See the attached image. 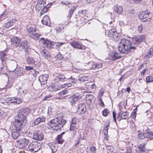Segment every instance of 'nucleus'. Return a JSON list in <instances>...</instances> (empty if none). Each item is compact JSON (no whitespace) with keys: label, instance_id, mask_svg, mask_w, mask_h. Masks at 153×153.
Returning <instances> with one entry per match:
<instances>
[{"label":"nucleus","instance_id":"a18cd8bd","mask_svg":"<svg viewBox=\"0 0 153 153\" xmlns=\"http://www.w3.org/2000/svg\"><path fill=\"white\" fill-rule=\"evenodd\" d=\"M146 144V142L141 144L139 146V149L142 152L145 151V145Z\"/></svg>","mask_w":153,"mask_h":153},{"label":"nucleus","instance_id":"f3484780","mask_svg":"<svg viewBox=\"0 0 153 153\" xmlns=\"http://www.w3.org/2000/svg\"><path fill=\"white\" fill-rule=\"evenodd\" d=\"M7 100L9 101L11 103L16 104H19L22 102L20 98L16 97L8 98Z\"/></svg>","mask_w":153,"mask_h":153},{"label":"nucleus","instance_id":"9b49d317","mask_svg":"<svg viewBox=\"0 0 153 153\" xmlns=\"http://www.w3.org/2000/svg\"><path fill=\"white\" fill-rule=\"evenodd\" d=\"M16 142L18 145L20 147L22 148L26 146L29 143V141L28 139L23 138L17 140Z\"/></svg>","mask_w":153,"mask_h":153},{"label":"nucleus","instance_id":"f03ea898","mask_svg":"<svg viewBox=\"0 0 153 153\" xmlns=\"http://www.w3.org/2000/svg\"><path fill=\"white\" fill-rule=\"evenodd\" d=\"M61 114H58L57 117L54 119L51 120L48 124L53 129L57 130L63 127L66 122L62 117H60Z\"/></svg>","mask_w":153,"mask_h":153},{"label":"nucleus","instance_id":"c03bdc74","mask_svg":"<svg viewBox=\"0 0 153 153\" xmlns=\"http://www.w3.org/2000/svg\"><path fill=\"white\" fill-rule=\"evenodd\" d=\"M46 5L45 6L41 9L40 13L41 15H42L44 13L47 12L48 10V8L46 7Z\"/></svg>","mask_w":153,"mask_h":153},{"label":"nucleus","instance_id":"f8f14e48","mask_svg":"<svg viewBox=\"0 0 153 153\" xmlns=\"http://www.w3.org/2000/svg\"><path fill=\"white\" fill-rule=\"evenodd\" d=\"M108 36L110 37V39H115L116 38H117L119 35L116 32V30L115 29H111L108 32Z\"/></svg>","mask_w":153,"mask_h":153},{"label":"nucleus","instance_id":"20e7f679","mask_svg":"<svg viewBox=\"0 0 153 153\" xmlns=\"http://www.w3.org/2000/svg\"><path fill=\"white\" fill-rule=\"evenodd\" d=\"M29 112V109L28 108H24L20 109L18 112V119L23 120H27L26 116Z\"/></svg>","mask_w":153,"mask_h":153},{"label":"nucleus","instance_id":"e433bc0d","mask_svg":"<svg viewBox=\"0 0 153 153\" xmlns=\"http://www.w3.org/2000/svg\"><path fill=\"white\" fill-rule=\"evenodd\" d=\"M27 31L28 35L30 36V35L33 34L36 32V29L35 28L30 27L27 29Z\"/></svg>","mask_w":153,"mask_h":153},{"label":"nucleus","instance_id":"473e14b6","mask_svg":"<svg viewBox=\"0 0 153 153\" xmlns=\"http://www.w3.org/2000/svg\"><path fill=\"white\" fill-rule=\"evenodd\" d=\"M54 148V147L53 146L49 147L47 148V149L46 150V152H47L48 153H54L57 151V149H53V148Z\"/></svg>","mask_w":153,"mask_h":153},{"label":"nucleus","instance_id":"4c0bfd02","mask_svg":"<svg viewBox=\"0 0 153 153\" xmlns=\"http://www.w3.org/2000/svg\"><path fill=\"white\" fill-rule=\"evenodd\" d=\"M146 138H149L150 140L153 139V132H148L145 133Z\"/></svg>","mask_w":153,"mask_h":153},{"label":"nucleus","instance_id":"4d7b16f0","mask_svg":"<svg viewBox=\"0 0 153 153\" xmlns=\"http://www.w3.org/2000/svg\"><path fill=\"white\" fill-rule=\"evenodd\" d=\"M102 115L104 117H106L108 115V111L106 109H105L102 111Z\"/></svg>","mask_w":153,"mask_h":153},{"label":"nucleus","instance_id":"680f3d73","mask_svg":"<svg viewBox=\"0 0 153 153\" xmlns=\"http://www.w3.org/2000/svg\"><path fill=\"white\" fill-rule=\"evenodd\" d=\"M106 148L108 150H109L111 152H112L113 151L114 148L112 146H108Z\"/></svg>","mask_w":153,"mask_h":153},{"label":"nucleus","instance_id":"72a5a7b5","mask_svg":"<svg viewBox=\"0 0 153 153\" xmlns=\"http://www.w3.org/2000/svg\"><path fill=\"white\" fill-rule=\"evenodd\" d=\"M48 89L49 91H55L58 90L57 88V86L53 84L51 85L48 87Z\"/></svg>","mask_w":153,"mask_h":153},{"label":"nucleus","instance_id":"ea45409f","mask_svg":"<svg viewBox=\"0 0 153 153\" xmlns=\"http://www.w3.org/2000/svg\"><path fill=\"white\" fill-rule=\"evenodd\" d=\"M89 79V77L88 76H79L78 78V80L79 81L84 82L87 81Z\"/></svg>","mask_w":153,"mask_h":153},{"label":"nucleus","instance_id":"774afa93","mask_svg":"<svg viewBox=\"0 0 153 153\" xmlns=\"http://www.w3.org/2000/svg\"><path fill=\"white\" fill-rule=\"evenodd\" d=\"M25 69L27 71H28L33 70V68L29 66H26L25 67Z\"/></svg>","mask_w":153,"mask_h":153},{"label":"nucleus","instance_id":"c85d7f7f","mask_svg":"<svg viewBox=\"0 0 153 153\" xmlns=\"http://www.w3.org/2000/svg\"><path fill=\"white\" fill-rule=\"evenodd\" d=\"M71 45L73 47L79 49H82V47L78 42L76 41L72 42L71 43Z\"/></svg>","mask_w":153,"mask_h":153},{"label":"nucleus","instance_id":"37998d69","mask_svg":"<svg viewBox=\"0 0 153 153\" xmlns=\"http://www.w3.org/2000/svg\"><path fill=\"white\" fill-rule=\"evenodd\" d=\"M27 62L29 64H33L35 62L34 59L32 57H28L27 59Z\"/></svg>","mask_w":153,"mask_h":153},{"label":"nucleus","instance_id":"603ef678","mask_svg":"<svg viewBox=\"0 0 153 153\" xmlns=\"http://www.w3.org/2000/svg\"><path fill=\"white\" fill-rule=\"evenodd\" d=\"M68 93V91L67 90H64L59 92L58 93V95L59 96H62L67 94Z\"/></svg>","mask_w":153,"mask_h":153},{"label":"nucleus","instance_id":"8fccbe9b","mask_svg":"<svg viewBox=\"0 0 153 153\" xmlns=\"http://www.w3.org/2000/svg\"><path fill=\"white\" fill-rule=\"evenodd\" d=\"M146 80L148 83L153 82V77L152 76H147L146 78Z\"/></svg>","mask_w":153,"mask_h":153},{"label":"nucleus","instance_id":"412c9836","mask_svg":"<svg viewBox=\"0 0 153 153\" xmlns=\"http://www.w3.org/2000/svg\"><path fill=\"white\" fill-rule=\"evenodd\" d=\"M11 41L13 45L15 44L16 46H19L21 39L17 37H14L11 39Z\"/></svg>","mask_w":153,"mask_h":153},{"label":"nucleus","instance_id":"e2e57ef3","mask_svg":"<svg viewBox=\"0 0 153 153\" xmlns=\"http://www.w3.org/2000/svg\"><path fill=\"white\" fill-rule=\"evenodd\" d=\"M64 86V87L62 86V88H66V87H69L72 85V84L71 83H68L66 84H65L63 85ZM62 86H63L62 85Z\"/></svg>","mask_w":153,"mask_h":153},{"label":"nucleus","instance_id":"cd10ccee","mask_svg":"<svg viewBox=\"0 0 153 153\" xmlns=\"http://www.w3.org/2000/svg\"><path fill=\"white\" fill-rule=\"evenodd\" d=\"M22 46H23L25 48V52H27L29 51L30 50V48L27 45V41L26 40L22 42L21 43Z\"/></svg>","mask_w":153,"mask_h":153},{"label":"nucleus","instance_id":"09e8293b","mask_svg":"<svg viewBox=\"0 0 153 153\" xmlns=\"http://www.w3.org/2000/svg\"><path fill=\"white\" fill-rule=\"evenodd\" d=\"M74 10L73 9H72L70 10L69 13L68 14V15L67 17V19H68V20H69L70 19V18L72 16V14L74 13Z\"/></svg>","mask_w":153,"mask_h":153},{"label":"nucleus","instance_id":"39448f33","mask_svg":"<svg viewBox=\"0 0 153 153\" xmlns=\"http://www.w3.org/2000/svg\"><path fill=\"white\" fill-rule=\"evenodd\" d=\"M84 96L83 93L80 94L76 93L71 96L69 98V100L72 105L74 104L76 102L82 99Z\"/></svg>","mask_w":153,"mask_h":153},{"label":"nucleus","instance_id":"6ab92c4d","mask_svg":"<svg viewBox=\"0 0 153 153\" xmlns=\"http://www.w3.org/2000/svg\"><path fill=\"white\" fill-rule=\"evenodd\" d=\"M128 115V114L127 112H123L122 111H120L118 114L117 119L119 120H120L121 119H125L127 118Z\"/></svg>","mask_w":153,"mask_h":153},{"label":"nucleus","instance_id":"338daca9","mask_svg":"<svg viewBox=\"0 0 153 153\" xmlns=\"http://www.w3.org/2000/svg\"><path fill=\"white\" fill-rule=\"evenodd\" d=\"M143 29V26L142 25H139L138 27V31L139 33H141Z\"/></svg>","mask_w":153,"mask_h":153},{"label":"nucleus","instance_id":"58836bf2","mask_svg":"<svg viewBox=\"0 0 153 153\" xmlns=\"http://www.w3.org/2000/svg\"><path fill=\"white\" fill-rule=\"evenodd\" d=\"M76 129L77 128L76 127L75 125L72 123L70 126V130L71 131H72L73 133L74 134H75L76 133Z\"/></svg>","mask_w":153,"mask_h":153},{"label":"nucleus","instance_id":"423d86ee","mask_svg":"<svg viewBox=\"0 0 153 153\" xmlns=\"http://www.w3.org/2000/svg\"><path fill=\"white\" fill-rule=\"evenodd\" d=\"M41 147V144L36 141L32 142L28 146V149L30 151L34 152H38Z\"/></svg>","mask_w":153,"mask_h":153},{"label":"nucleus","instance_id":"a211bd4d","mask_svg":"<svg viewBox=\"0 0 153 153\" xmlns=\"http://www.w3.org/2000/svg\"><path fill=\"white\" fill-rule=\"evenodd\" d=\"M21 130H18L16 128H13L11 130L12 137L14 139H16L20 136V131Z\"/></svg>","mask_w":153,"mask_h":153},{"label":"nucleus","instance_id":"4468645a","mask_svg":"<svg viewBox=\"0 0 153 153\" xmlns=\"http://www.w3.org/2000/svg\"><path fill=\"white\" fill-rule=\"evenodd\" d=\"M48 75L47 74H45L40 76L39 77V80L42 84L44 85L47 83Z\"/></svg>","mask_w":153,"mask_h":153},{"label":"nucleus","instance_id":"69168bd1","mask_svg":"<svg viewBox=\"0 0 153 153\" xmlns=\"http://www.w3.org/2000/svg\"><path fill=\"white\" fill-rule=\"evenodd\" d=\"M64 44V42H57L55 43V45L57 47H60Z\"/></svg>","mask_w":153,"mask_h":153},{"label":"nucleus","instance_id":"49530a36","mask_svg":"<svg viewBox=\"0 0 153 153\" xmlns=\"http://www.w3.org/2000/svg\"><path fill=\"white\" fill-rule=\"evenodd\" d=\"M138 137L140 140L146 138L145 133H140L138 134Z\"/></svg>","mask_w":153,"mask_h":153},{"label":"nucleus","instance_id":"2f4dec72","mask_svg":"<svg viewBox=\"0 0 153 153\" xmlns=\"http://www.w3.org/2000/svg\"><path fill=\"white\" fill-rule=\"evenodd\" d=\"M65 79V77L64 76L62 75H59L56 76L55 80L56 81L59 82L63 81Z\"/></svg>","mask_w":153,"mask_h":153},{"label":"nucleus","instance_id":"9d476101","mask_svg":"<svg viewBox=\"0 0 153 153\" xmlns=\"http://www.w3.org/2000/svg\"><path fill=\"white\" fill-rule=\"evenodd\" d=\"M85 105L84 103H81L79 105L77 106V113L80 115H83L86 111Z\"/></svg>","mask_w":153,"mask_h":153},{"label":"nucleus","instance_id":"7ed1b4c3","mask_svg":"<svg viewBox=\"0 0 153 153\" xmlns=\"http://www.w3.org/2000/svg\"><path fill=\"white\" fill-rule=\"evenodd\" d=\"M27 123V120H23L18 119H15L12 128H16L18 130H22Z\"/></svg>","mask_w":153,"mask_h":153},{"label":"nucleus","instance_id":"3c124183","mask_svg":"<svg viewBox=\"0 0 153 153\" xmlns=\"http://www.w3.org/2000/svg\"><path fill=\"white\" fill-rule=\"evenodd\" d=\"M16 73L19 76H20L24 74L23 73L22 70H21L20 68H17V71Z\"/></svg>","mask_w":153,"mask_h":153},{"label":"nucleus","instance_id":"bb28decb","mask_svg":"<svg viewBox=\"0 0 153 153\" xmlns=\"http://www.w3.org/2000/svg\"><path fill=\"white\" fill-rule=\"evenodd\" d=\"M9 13L6 11H5L0 16V20L2 21L4 19L9 18L10 17Z\"/></svg>","mask_w":153,"mask_h":153},{"label":"nucleus","instance_id":"c9c22d12","mask_svg":"<svg viewBox=\"0 0 153 153\" xmlns=\"http://www.w3.org/2000/svg\"><path fill=\"white\" fill-rule=\"evenodd\" d=\"M41 35L39 33H36L35 32L33 34L30 35V36L31 38L35 40L38 39V38Z\"/></svg>","mask_w":153,"mask_h":153},{"label":"nucleus","instance_id":"b1692460","mask_svg":"<svg viewBox=\"0 0 153 153\" xmlns=\"http://www.w3.org/2000/svg\"><path fill=\"white\" fill-rule=\"evenodd\" d=\"M7 56V55L5 53V51L1 52H0V56L1 57V58L2 64L4 66H6V67H7V65H6V63L5 61V57Z\"/></svg>","mask_w":153,"mask_h":153},{"label":"nucleus","instance_id":"7c9ffc66","mask_svg":"<svg viewBox=\"0 0 153 153\" xmlns=\"http://www.w3.org/2000/svg\"><path fill=\"white\" fill-rule=\"evenodd\" d=\"M14 20H12L10 22L4 23L3 24V26L6 28H9L13 25L14 23Z\"/></svg>","mask_w":153,"mask_h":153},{"label":"nucleus","instance_id":"13d9d810","mask_svg":"<svg viewBox=\"0 0 153 153\" xmlns=\"http://www.w3.org/2000/svg\"><path fill=\"white\" fill-rule=\"evenodd\" d=\"M64 29V27H59L58 28H57L56 30V31L58 33L61 32L62 31H63V30Z\"/></svg>","mask_w":153,"mask_h":153},{"label":"nucleus","instance_id":"a878e982","mask_svg":"<svg viewBox=\"0 0 153 153\" xmlns=\"http://www.w3.org/2000/svg\"><path fill=\"white\" fill-rule=\"evenodd\" d=\"M40 52L41 55L45 58L48 59L50 56L49 53L45 49L42 50Z\"/></svg>","mask_w":153,"mask_h":153},{"label":"nucleus","instance_id":"bf43d9fd","mask_svg":"<svg viewBox=\"0 0 153 153\" xmlns=\"http://www.w3.org/2000/svg\"><path fill=\"white\" fill-rule=\"evenodd\" d=\"M52 97V95L48 94L45 96V97L43 99L44 100H49V99Z\"/></svg>","mask_w":153,"mask_h":153},{"label":"nucleus","instance_id":"0eeeda50","mask_svg":"<svg viewBox=\"0 0 153 153\" xmlns=\"http://www.w3.org/2000/svg\"><path fill=\"white\" fill-rule=\"evenodd\" d=\"M146 37L143 35H138L133 38L132 39L134 43L138 44L140 43L144 42L146 40Z\"/></svg>","mask_w":153,"mask_h":153},{"label":"nucleus","instance_id":"dca6fc26","mask_svg":"<svg viewBox=\"0 0 153 153\" xmlns=\"http://www.w3.org/2000/svg\"><path fill=\"white\" fill-rule=\"evenodd\" d=\"M43 135L41 133L38 131H36L34 133L33 136V138L38 140H41L43 139Z\"/></svg>","mask_w":153,"mask_h":153},{"label":"nucleus","instance_id":"c756f323","mask_svg":"<svg viewBox=\"0 0 153 153\" xmlns=\"http://www.w3.org/2000/svg\"><path fill=\"white\" fill-rule=\"evenodd\" d=\"M111 56L112 57V60H116L117 59L121 58V56H120L118 53L115 52L111 54Z\"/></svg>","mask_w":153,"mask_h":153},{"label":"nucleus","instance_id":"2eb2a0df","mask_svg":"<svg viewBox=\"0 0 153 153\" xmlns=\"http://www.w3.org/2000/svg\"><path fill=\"white\" fill-rule=\"evenodd\" d=\"M45 118L43 116H40L39 117L36 119L33 123V125L35 126L38 125L39 124L44 122L45 121Z\"/></svg>","mask_w":153,"mask_h":153},{"label":"nucleus","instance_id":"a19ab883","mask_svg":"<svg viewBox=\"0 0 153 153\" xmlns=\"http://www.w3.org/2000/svg\"><path fill=\"white\" fill-rule=\"evenodd\" d=\"M44 6L45 5H43L42 4H40L37 3L35 6V8L36 11H39L41 10L42 9Z\"/></svg>","mask_w":153,"mask_h":153},{"label":"nucleus","instance_id":"5701e85b","mask_svg":"<svg viewBox=\"0 0 153 153\" xmlns=\"http://www.w3.org/2000/svg\"><path fill=\"white\" fill-rule=\"evenodd\" d=\"M114 10L116 13L119 14H121L123 11L122 6L118 4H116L114 6Z\"/></svg>","mask_w":153,"mask_h":153},{"label":"nucleus","instance_id":"f257e3e1","mask_svg":"<svg viewBox=\"0 0 153 153\" xmlns=\"http://www.w3.org/2000/svg\"><path fill=\"white\" fill-rule=\"evenodd\" d=\"M118 48L120 53L126 54L135 50L136 47L132 46V44L130 41L123 39L120 40Z\"/></svg>","mask_w":153,"mask_h":153},{"label":"nucleus","instance_id":"393cba45","mask_svg":"<svg viewBox=\"0 0 153 153\" xmlns=\"http://www.w3.org/2000/svg\"><path fill=\"white\" fill-rule=\"evenodd\" d=\"M50 21L49 16L48 15H45L42 19V22L43 25L49 26L50 24Z\"/></svg>","mask_w":153,"mask_h":153},{"label":"nucleus","instance_id":"052dcab7","mask_svg":"<svg viewBox=\"0 0 153 153\" xmlns=\"http://www.w3.org/2000/svg\"><path fill=\"white\" fill-rule=\"evenodd\" d=\"M56 58L59 60H61L63 58V57L62 56L60 53H58L56 55Z\"/></svg>","mask_w":153,"mask_h":153},{"label":"nucleus","instance_id":"0e129e2a","mask_svg":"<svg viewBox=\"0 0 153 153\" xmlns=\"http://www.w3.org/2000/svg\"><path fill=\"white\" fill-rule=\"evenodd\" d=\"M99 104L102 107H103L104 105V104L103 102L102 101L101 98H100L99 100Z\"/></svg>","mask_w":153,"mask_h":153},{"label":"nucleus","instance_id":"1a4fd4ad","mask_svg":"<svg viewBox=\"0 0 153 153\" xmlns=\"http://www.w3.org/2000/svg\"><path fill=\"white\" fill-rule=\"evenodd\" d=\"M9 61L8 69L10 71L13 72L17 68V63L13 60H9Z\"/></svg>","mask_w":153,"mask_h":153},{"label":"nucleus","instance_id":"f704fd0d","mask_svg":"<svg viewBox=\"0 0 153 153\" xmlns=\"http://www.w3.org/2000/svg\"><path fill=\"white\" fill-rule=\"evenodd\" d=\"M65 133V132H63L61 133L60 135L58 136L57 138V140L59 143L62 144L64 142V140L62 138V135Z\"/></svg>","mask_w":153,"mask_h":153},{"label":"nucleus","instance_id":"79ce46f5","mask_svg":"<svg viewBox=\"0 0 153 153\" xmlns=\"http://www.w3.org/2000/svg\"><path fill=\"white\" fill-rule=\"evenodd\" d=\"M153 55V48H151L150 49L149 51V53L147 55L146 54L145 55V56L148 58H149L151 57L152 56V55Z\"/></svg>","mask_w":153,"mask_h":153},{"label":"nucleus","instance_id":"864d4df0","mask_svg":"<svg viewBox=\"0 0 153 153\" xmlns=\"http://www.w3.org/2000/svg\"><path fill=\"white\" fill-rule=\"evenodd\" d=\"M90 150L91 152L95 153L97 150V149L94 146L92 145L90 147Z\"/></svg>","mask_w":153,"mask_h":153},{"label":"nucleus","instance_id":"de8ad7c7","mask_svg":"<svg viewBox=\"0 0 153 153\" xmlns=\"http://www.w3.org/2000/svg\"><path fill=\"white\" fill-rule=\"evenodd\" d=\"M109 126V124L107 123L105 126L104 127V134L105 135H107L108 132V127Z\"/></svg>","mask_w":153,"mask_h":153},{"label":"nucleus","instance_id":"4be33fe9","mask_svg":"<svg viewBox=\"0 0 153 153\" xmlns=\"http://www.w3.org/2000/svg\"><path fill=\"white\" fill-rule=\"evenodd\" d=\"M86 100L88 104H91L95 99L94 97L91 94H87L86 95Z\"/></svg>","mask_w":153,"mask_h":153},{"label":"nucleus","instance_id":"ddd939ff","mask_svg":"<svg viewBox=\"0 0 153 153\" xmlns=\"http://www.w3.org/2000/svg\"><path fill=\"white\" fill-rule=\"evenodd\" d=\"M40 42L42 44L43 47L50 48L51 46V42L48 40H45L44 38H41L40 40Z\"/></svg>","mask_w":153,"mask_h":153},{"label":"nucleus","instance_id":"aec40b11","mask_svg":"<svg viewBox=\"0 0 153 153\" xmlns=\"http://www.w3.org/2000/svg\"><path fill=\"white\" fill-rule=\"evenodd\" d=\"M102 66V64L100 62L97 63H94L92 64L91 65V67H90L89 68L90 69H91L98 70L101 69Z\"/></svg>","mask_w":153,"mask_h":153},{"label":"nucleus","instance_id":"5fc2aeb1","mask_svg":"<svg viewBox=\"0 0 153 153\" xmlns=\"http://www.w3.org/2000/svg\"><path fill=\"white\" fill-rule=\"evenodd\" d=\"M79 122V120L77 119L76 117H74L72 120V123L76 125L77 123Z\"/></svg>","mask_w":153,"mask_h":153},{"label":"nucleus","instance_id":"6e6552de","mask_svg":"<svg viewBox=\"0 0 153 153\" xmlns=\"http://www.w3.org/2000/svg\"><path fill=\"white\" fill-rule=\"evenodd\" d=\"M149 13H146V12H143L139 15V17L141 21L144 22L149 21L151 20V19L149 17Z\"/></svg>","mask_w":153,"mask_h":153},{"label":"nucleus","instance_id":"6e6d98bb","mask_svg":"<svg viewBox=\"0 0 153 153\" xmlns=\"http://www.w3.org/2000/svg\"><path fill=\"white\" fill-rule=\"evenodd\" d=\"M37 4H42L45 6L46 5V2L43 0H37Z\"/></svg>","mask_w":153,"mask_h":153}]
</instances>
